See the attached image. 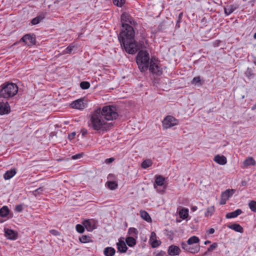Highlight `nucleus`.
I'll return each instance as SVG.
<instances>
[{"instance_id": "1", "label": "nucleus", "mask_w": 256, "mask_h": 256, "mask_svg": "<svg viewBox=\"0 0 256 256\" xmlns=\"http://www.w3.org/2000/svg\"><path fill=\"white\" fill-rule=\"evenodd\" d=\"M122 31L118 36V40L126 52L133 54L138 50V46L134 39L135 32L134 28L128 24H132L134 20L132 17L126 13L121 16Z\"/></svg>"}, {"instance_id": "2", "label": "nucleus", "mask_w": 256, "mask_h": 256, "mask_svg": "<svg viewBox=\"0 0 256 256\" xmlns=\"http://www.w3.org/2000/svg\"><path fill=\"white\" fill-rule=\"evenodd\" d=\"M110 124H107L100 114V109H98L92 115L89 126L95 130H106Z\"/></svg>"}, {"instance_id": "3", "label": "nucleus", "mask_w": 256, "mask_h": 256, "mask_svg": "<svg viewBox=\"0 0 256 256\" xmlns=\"http://www.w3.org/2000/svg\"><path fill=\"white\" fill-rule=\"evenodd\" d=\"M18 92V86L12 82H6L0 86V96L10 98L14 96Z\"/></svg>"}, {"instance_id": "4", "label": "nucleus", "mask_w": 256, "mask_h": 256, "mask_svg": "<svg viewBox=\"0 0 256 256\" xmlns=\"http://www.w3.org/2000/svg\"><path fill=\"white\" fill-rule=\"evenodd\" d=\"M150 58L148 52L144 50L138 52L136 58V64L140 70L142 72L146 70L150 64Z\"/></svg>"}, {"instance_id": "5", "label": "nucleus", "mask_w": 256, "mask_h": 256, "mask_svg": "<svg viewBox=\"0 0 256 256\" xmlns=\"http://www.w3.org/2000/svg\"><path fill=\"white\" fill-rule=\"evenodd\" d=\"M100 114L107 120H112L118 116L116 108L113 106H104L102 110H100Z\"/></svg>"}, {"instance_id": "6", "label": "nucleus", "mask_w": 256, "mask_h": 256, "mask_svg": "<svg viewBox=\"0 0 256 256\" xmlns=\"http://www.w3.org/2000/svg\"><path fill=\"white\" fill-rule=\"evenodd\" d=\"M149 70L150 72L156 74L157 76H160L162 72V69L158 66L157 61L155 58H153L150 59Z\"/></svg>"}, {"instance_id": "7", "label": "nucleus", "mask_w": 256, "mask_h": 256, "mask_svg": "<svg viewBox=\"0 0 256 256\" xmlns=\"http://www.w3.org/2000/svg\"><path fill=\"white\" fill-rule=\"evenodd\" d=\"M178 124V120L171 116H166L162 121V126L164 129L171 128Z\"/></svg>"}, {"instance_id": "8", "label": "nucleus", "mask_w": 256, "mask_h": 256, "mask_svg": "<svg viewBox=\"0 0 256 256\" xmlns=\"http://www.w3.org/2000/svg\"><path fill=\"white\" fill-rule=\"evenodd\" d=\"M82 224L89 232H92L96 228V222L94 220H86L83 221Z\"/></svg>"}, {"instance_id": "9", "label": "nucleus", "mask_w": 256, "mask_h": 256, "mask_svg": "<svg viewBox=\"0 0 256 256\" xmlns=\"http://www.w3.org/2000/svg\"><path fill=\"white\" fill-rule=\"evenodd\" d=\"M70 106L73 108L82 110L86 107V104L84 102V100L80 98L72 102L70 104Z\"/></svg>"}, {"instance_id": "10", "label": "nucleus", "mask_w": 256, "mask_h": 256, "mask_svg": "<svg viewBox=\"0 0 256 256\" xmlns=\"http://www.w3.org/2000/svg\"><path fill=\"white\" fill-rule=\"evenodd\" d=\"M22 40L28 46H32L35 44L36 38L30 34L24 35L22 38Z\"/></svg>"}, {"instance_id": "11", "label": "nucleus", "mask_w": 256, "mask_h": 256, "mask_svg": "<svg viewBox=\"0 0 256 256\" xmlns=\"http://www.w3.org/2000/svg\"><path fill=\"white\" fill-rule=\"evenodd\" d=\"M150 241L152 248H155L158 246L160 244V241L156 240V236L154 232L151 233Z\"/></svg>"}, {"instance_id": "12", "label": "nucleus", "mask_w": 256, "mask_h": 256, "mask_svg": "<svg viewBox=\"0 0 256 256\" xmlns=\"http://www.w3.org/2000/svg\"><path fill=\"white\" fill-rule=\"evenodd\" d=\"M180 252V248L178 246L174 245L170 246L168 249V254L172 256L178 255Z\"/></svg>"}, {"instance_id": "13", "label": "nucleus", "mask_w": 256, "mask_h": 256, "mask_svg": "<svg viewBox=\"0 0 256 256\" xmlns=\"http://www.w3.org/2000/svg\"><path fill=\"white\" fill-rule=\"evenodd\" d=\"M5 236L9 240H16L17 238V234L16 232L10 229H5Z\"/></svg>"}, {"instance_id": "14", "label": "nucleus", "mask_w": 256, "mask_h": 256, "mask_svg": "<svg viewBox=\"0 0 256 256\" xmlns=\"http://www.w3.org/2000/svg\"><path fill=\"white\" fill-rule=\"evenodd\" d=\"M214 161L220 165H224L226 164L227 160L224 156L216 155L214 159Z\"/></svg>"}, {"instance_id": "15", "label": "nucleus", "mask_w": 256, "mask_h": 256, "mask_svg": "<svg viewBox=\"0 0 256 256\" xmlns=\"http://www.w3.org/2000/svg\"><path fill=\"white\" fill-rule=\"evenodd\" d=\"M235 192L236 190L234 189H228L222 193L221 197L228 200Z\"/></svg>"}, {"instance_id": "16", "label": "nucleus", "mask_w": 256, "mask_h": 256, "mask_svg": "<svg viewBox=\"0 0 256 256\" xmlns=\"http://www.w3.org/2000/svg\"><path fill=\"white\" fill-rule=\"evenodd\" d=\"M165 179L164 177L162 176H156L155 182L154 184V188H156V186H163L164 184Z\"/></svg>"}, {"instance_id": "17", "label": "nucleus", "mask_w": 256, "mask_h": 256, "mask_svg": "<svg viewBox=\"0 0 256 256\" xmlns=\"http://www.w3.org/2000/svg\"><path fill=\"white\" fill-rule=\"evenodd\" d=\"M242 212V210L240 209H237L235 211L228 213L226 217V218H235L240 215Z\"/></svg>"}, {"instance_id": "18", "label": "nucleus", "mask_w": 256, "mask_h": 256, "mask_svg": "<svg viewBox=\"0 0 256 256\" xmlns=\"http://www.w3.org/2000/svg\"><path fill=\"white\" fill-rule=\"evenodd\" d=\"M228 228L234 230L236 232L242 233L244 232L243 228L238 224H234L228 226Z\"/></svg>"}, {"instance_id": "19", "label": "nucleus", "mask_w": 256, "mask_h": 256, "mask_svg": "<svg viewBox=\"0 0 256 256\" xmlns=\"http://www.w3.org/2000/svg\"><path fill=\"white\" fill-rule=\"evenodd\" d=\"M10 111V107L8 103L0 106V114H8Z\"/></svg>"}, {"instance_id": "20", "label": "nucleus", "mask_w": 256, "mask_h": 256, "mask_svg": "<svg viewBox=\"0 0 256 256\" xmlns=\"http://www.w3.org/2000/svg\"><path fill=\"white\" fill-rule=\"evenodd\" d=\"M16 173L15 169L8 170L4 174V178L5 180H8L12 178Z\"/></svg>"}, {"instance_id": "21", "label": "nucleus", "mask_w": 256, "mask_h": 256, "mask_svg": "<svg viewBox=\"0 0 256 256\" xmlns=\"http://www.w3.org/2000/svg\"><path fill=\"white\" fill-rule=\"evenodd\" d=\"M117 247L118 250L121 252H126L128 249L126 243L122 240L119 241L117 244Z\"/></svg>"}, {"instance_id": "22", "label": "nucleus", "mask_w": 256, "mask_h": 256, "mask_svg": "<svg viewBox=\"0 0 256 256\" xmlns=\"http://www.w3.org/2000/svg\"><path fill=\"white\" fill-rule=\"evenodd\" d=\"M243 164L244 166H254L256 164V161L252 157L250 156L244 160Z\"/></svg>"}, {"instance_id": "23", "label": "nucleus", "mask_w": 256, "mask_h": 256, "mask_svg": "<svg viewBox=\"0 0 256 256\" xmlns=\"http://www.w3.org/2000/svg\"><path fill=\"white\" fill-rule=\"evenodd\" d=\"M116 252L114 248L112 247H107L104 248V253L106 256H113Z\"/></svg>"}, {"instance_id": "24", "label": "nucleus", "mask_w": 256, "mask_h": 256, "mask_svg": "<svg viewBox=\"0 0 256 256\" xmlns=\"http://www.w3.org/2000/svg\"><path fill=\"white\" fill-rule=\"evenodd\" d=\"M126 242L130 247L134 246L136 244V240L132 236H128L126 239Z\"/></svg>"}, {"instance_id": "25", "label": "nucleus", "mask_w": 256, "mask_h": 256, "mask_svg": "<svg viewBox=\"0 0 256 256\" xmlns=\"http://www.w3.org/2000/svg\"><path fill=\"white\" fill-rule=\"evenodd\" d=\"M140 214L141 218L148 222H150L151 218L149 214L145 210H140Z\"/></svg>"}, {"instance_id": "26", "label": "nucleus", "mask_w": 256, "mask_h": 256, "mask_svg": "<svg viewBox=\"0 0 256 256\" xmlns=\"http://www.w3.org/2000/svg\"><path fill=\"white\" fill-rule=\"evenodd\" d=\"M10 210L7 206H4L0 209V216L6 217L9 214Z\"/></svg>"}, {"instance_id": "27", "label": "nucleus", "mask_w": 256, "mask_h": 256, "mask_svg": "<svg viewBox=\"0 0 256 256\" xmlns=\"http://www.w3.org/2000/svg\"><path fill=\"white\" fill-rule=\"evenodd\" d=\"M45 18V14H42L35 18H33L32 20V24L33 25L36 24H38L42 20Z\"/></svg>"}, {"instance_id": "28", "label": "nucleus", "mask_w": 256, "mask_h": 256, "mask_svg": "<svg viewBox=\"0 0 256 256\" xmlns=\"http://www.w3.org/2000/svg\"><path fill=\"white\" fill-rule=\"evenodd\" d=\"M179 215L182 219L186 218L188 216V210L186 208H182L179 212Z\"/></svg>"}, {"instance_id": "29", "label": "nucleus", "mask_w": 256, "mask_h": 256, "mask_svg": "<svg viewBox=\"0 0 256 256\" xmlns=\"http://www.w3.org/2000/svg\"><path fill=\"white\" fill-rule=\"evenodd\" d=\"M200 242V239L198 237L196 236H192L189 238L188 240H187V242L188 244H190V245L194 244H197Z\"/></svg>"}, {"instance_id": "30", "label": "nucleus", "mask_w": 256, "mask_h": 256, "mask_svg": "<svg viewBox=\"0 0 256 256\" xmlns=\"http://www.w3.org/2000/svg\"><path fill=\"white\" fill-rule=\"evenodd\" d=\"M152 162L150 160L147 159L144 160L142 164V167L143 168H146L152 165Z\"/></svg>"}, {"instance_id": "31", "label": "nucleus", "mask_w": 256, "mask_h": 256, "mask_svg": "<svg viewBox=\"0 0 256 256\" xmlns=\"http://www.w3.org/2000/svg\"><path fill=\"white\" fill-rule=\"evenodd\" d=\"M235 8L233 6H228L224 8V12L226 15H230L235 10Z\"/></svg>"}, {"instance_id": "32", "label": "nucleus", "mask_w": 256, "mask_h": 256, "mask_svg": "<svg viewBox=\"0 0 256 256\" xmlns=\"http://www.w3.org/2000/svg\"><path fill=\"white\" fill-rule=\"evenodd\" d=\"M214 212V206H211L208 207L206 209V211L205 213V216L206 217H209L212 216L213 212Z\"/></svg>"}, {"instance_id": "33", "label": "nucleus", "mask_w": 256, "mask_h": 256, "mask_svg": "<svg viewBox=\"0 0 256 256\" xmlns=\"http://www.w3.org/2000/svg\"><path fill=\"white\" fill-rule=\"evenodd\" d=\"M200 246L199 245H197L195 246H190V248H188V252L190 253L195 254V253L198 252L200 251Z\"/></svg>"}, {"instance_id": "34", "label": "nucleus", "mask_w": 256, "mask_h": 256, "mask_svg": "<svg viewBox=\"0 0 256 256\" xmlns=\"http://www.w3.org/2000/svg\"><path fill=\"white\" fill-rule=\"evenodd\" d=\"M248 206L250 210L254 212H256V202L254 200H250L248 202Z\"/></svg>"}, {"instance_id": "35", "label": "nucleus", "mask_w": 256, "mask_h": 256, "mask_svg": "<svg viewBox=\"0 0 256 256\" xmlns=\"http://www.w3.org/2000/svg\"><path fill=\"white\" fill-rule=\"evenodd\" d=\"M107 186L110 189L112 190L116 189L118 186L117 184L112 181L108 182H107Z\"/></svg>"}, {"instance_id": "36", "label": "nucleus", "mask_w": 256, "mask_h": 256, "mask_svg": "<svg viewBox=\"0 0 256 256\" xmlns=\"http://www.w3.org/2000/svg\"><path fill=\"white\" fill-rule=\"evenodd\" d=\"M80 241L82 243H86L92 241L90 236H82L80 238Z\"/></svg>"}, {"instance_id": "37", "label": "nucleus", "mask_w": 256, "mask_h": 256, "mask_svg": "<svg viewBox=\"0 0 256 256\" xmlns=\"http://www.w3.org/2000/svg\"><path fill=\"white\" fill-rule=\"evenodd\" d=\"M80 86L83 90H86L90 88V84L88 82H82L80 83Z\"/></svg>"}, {"instance_id": "38", "label": "nucleus", "mask_w": 256, "mask_h": 256, "mask_svg": "<svg viewBox=\"0 0 256 256\" xmlns=\"http://www.w3.org/2000/svg\"><path fill=\"white\" fill-rule=\"evenodd\" d=\"M192 83L196 85V84H200L201 85V80L200 76H196L194 77L192 80Z\"/></svg>"}, {"instance_id": "39", "label": "nucleus", "mask_w": 256, "mask_h": 256, "mask_svg": "<svg viewBox=\"0 0 256 256\" xmlns=\"http://www.w3.org/2000/svg\"><path fill=\"white\" fill-rule=\"evenodd\" d=\"M126 0H113L114 4L118 6H122Z\"/></svg>"}, {"instance_id": "40", "label": "nucleus", "mask_w": 256, "mask_h": 256, "mask_svg": "<svg viewBox=\"0 0 256 256\" xmlns=\"http://www.w3.org/2000/svg\"><path fill=\"white\" fill-rule=\"evenodd\" d=\"M128 233L130 235H136L138 233V231L134 228H130L128 229Z\"/></svg>"}, {"instance_id": "41", "label": "nucleus", "mask_w": 256, "mask_h": 256, "mask_svg": "<svg viewBox=\"0 0 256 256\" xmlns=\"http://www.w3.org/2000/svg\"><path fill=\"white\" fill-rule=\"evenodd\" d=\"M76 230L79 233H80V234L83 233L84 231V226H82L80 224H78L76 226Z\"/></svg>"}, {"instance_id": "42", "label": "nucleus", "mask_w": 256, "mask_h": 256, "mask_svg": "<svg viewBox=\"0 0 256 256\" xmlns=\"http://www.w3.org/2000/svg\"><path fill=\"white\" fill-rule=\"evenodd\" d=\"M190 244H188V242H182V248L186 251H188V248H190Z\"/></svg>"}, {"instance_id": "43", "label": "nucleus", "mask_w": 256, "mask_h": 256, "mask_svg": "<svg viewBox=\"0 0 256 256\" xmlns=\"http://www.w3.org/2000/svg\"><path fill=\"white\" fill-rule=\"evenodd\" d=\"M218 246V244L216 243H214L208 248V251H212L215 248H216Z\"/></svg>"}, {"instance_id": "44", "label": "nucleus", "mask_w": 256, "mask_h": 256, "mask_svg": "<svg viewBox=\"0 0 256 256\" xmlns=\"http://www.w3.org/2000/svg\"><path fill=\"white\" fill-rule=\"evenodd\" d=\"M114 160H115V158H106L104 162L106 164H110L112 162H114Z\"/></svg>"}, {"instance_id": "45", "label": "nucleus", "mask_w": 256, "mask_h": 256, "mask_svg": "<svg viewBox=\"0 0 256 256\" xmlns=\"http://www.w3.org/2000/svg\"><path fill=\"white\" fill-rule=\"evenodd\" d=\"M73 48L74 46H72L71 45H70V46H68L66 49V53L67 54H70L72 52V49H73Z\"/></svg>"}, {"instance_id": "46", "label": "nucleus", "mask_w": 256, "mask_h": 256, "mask_svg": "<svg viewBox=\"0 0 256 256\" xmlns=\"http://www.w3.org/2000/svg\"><path fill=\"white\" fill-rule=\"evenodd\" d=\"M76 132H72L68 136V138L70 140H72V139L74 138L76 136Z\"/></svg>"}, {"instance_id": "47", "label": "nucleus", "mask_w": 256, "mask_h": 256, "mask_svg": "<svg viewBox=\"0 0 256 256\" xmlns=\"http://www.w3.org/2000/svg\"><path fill=\"white\" fill-rule=\"evenodd\" d=\"M82 156V154H77L73 156H72V158L73 160L78 159V158H81Z\"/></svg>"}, {"instance_id": "48", "label": "nucleus", "mask_w": 256, "mask_h": 256, "mask_svg": "<svg viewBox=\"0 0 256 256\" xmlns=\"http://www.w3.org/2000/svg\"><path fill=\"white\" fill-rule=\"evenodd\" d=\"M16 210L18 212H20L22 210V206L21 205H18L16 208Z\"/></svg>"}, {"instance_id": "49", "label": "nucleus", "mask_w": 256, "mask_h": 256, "mask_svg": "<svg viewBox=\"0 0 256 256\" xmlns=\"http://www.w3.org/2000/svg\"><path fill=\"white\" fill-rule=\"evenodd\" d=\"M44 190L43 188H40L38 189H36L34 192H37L38 194H40Z\"/></svg>"}, {"instance_id": "50", "label": "nucleus", "mask_w": 256, "mask_h": 256, "mask_svg": "<svg viewBox=\"0 0 256 256\" xmlns=\"http://www.w3.org/2000/svg\"><path fill=\"white\" fill-rule=\"evenodd\" d=\"M226 200H227L226 199H224V198L221 197L220 203V204H224L226 203Z\"/></svg>"}, {"instance_id": "51", "label": "nucleus", "mask_w": 256, "mask_h": 256, "mask_svg": "<svg viewBox=\"0 0 256 256\" xmlns=\"http://www.w3.org/2000/svg\"><path fill=\"white\" fill-rule=\"evenodd\" d=\"M214 232V230L213 228H210L208 231L207 233L208 234H212Z\"/></svg>"}, {"instance_id": "52", "label": "nucleus", "mask_w": 256, "mask_h": 256, "mask_svg": "<svg viewBox=\"0 0 256 256\" xmlns=\"http://www.w3.org/2000/svg\"><path fill=\"white\" fill-rule=\"evenodd\" d=\"M182 16H183L182 12H180L179 14V15H178V20H177V24L180 22L181 19H182Z\"/></svg>"}, {"instance_id": "53", "label": "nucleus", "mask_w": 256, "mask_h": 256, "mask_svg": "<svg viewBox=\"0 0 256 256\" xmlns=\"http://www.w3.org/2000/svg\"><path fill=\"white\" fill-rule=\"evenodd\" d=\"M50 233L56 236L59 234V232L56 230H52L50 231Z\"/></svg>"}, {"instance_id": "54", "label": "nucleus", "mask_w": 256, "mask_h": 256, "mask_svg": "<svg viewBox=\"0 0 256 256\" xmlns=\"http://www.w3.org/2000/svg\"><path fill=\"white\" fill-rule=\"evenodd\" d=\"M81 132H82V136H84V135H85V134H87V132H87L86 130V129H82V130Z\"/></svg>"}, {"instance_id": "55", "label": "nucleus", "mask_w": 256, "mask_h": 256, "mask_svg": "<svg viewBox=\"0 0 256 256\" xmlns=\"http://www.w3.org/2000/svg\"><path fill=\"white\" fill-rule=\"evenodd\" d=\"M197 206H193L192 207L191 210L192 211L194 212L197 210Z\"/></svg>"}, {"instance_id": "56", "label": "nucleus", "mask_w": 256, "mask_h": 256, "mask_svg": "<svg viewBox=\"0 0 256 256\" xmlns=\"http://www.w3.org/2000/svg\"><path fill=\"white\" fill-rule=\"evenodd\" d=\"M210 240H206L204 242V244H210Z\"/></svg>"}, {"instance_id": "57", "label": "nucleus", "mask_w": 256, "mask_h": 256, "mask_svg": "<svg viewBox=\"0 0 256 256\" xmlns=\"http://www.w3.org/2000/svg\"><path fill=\"white\" fill-rule=\"evenodd\" d=\"M256 108V104H255V105H254V106L252 107V110H255Z\"/></svg>"}, {"instance_id": "58", "label": "nucleus", "mask_w": 256, "mask_h": 256, "mask_svg": "<svg viewBox=\"0 0 256 256\" xmlns=\"http://www.w3.org/2000/svg\"><path fill=\"white\" fill-rule=\"evenodd\" d=\"M254 38L256 39V32L254 35Z\"/></svg>"}]
</instances>
